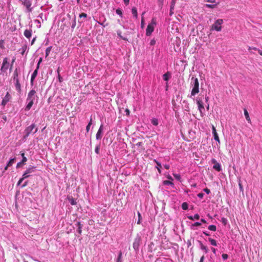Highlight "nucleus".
Listing matches in <instances>:
<instances>
[{
    "label": "nucleus",
    "instance_id": "obj_1",
    "mask_svg": "<svg viewBox=\"0 0 262 262\" xmlns=\"http://www.w3.org/2000/svg\"><path fill=\"white\" fill-rule=\"evenodd\" d=\"M193 80V88L191 92V96H194L199 92V82L197 78L192 77Z\"/></svg>",
    "mask_w": 262,
    "mask_h": 262
},
{
    "label": "nucleus",
    "instance_id": "obj_2",
    "mask_svg": "<svg viewBox=\"0 0 262 262\" xmlns=\"http://www.w3.org/2000/svg\"><path fill=\"white\" fill-rule=\"evenodd\" d=\"M223 23L222 19H219L215 21L214 24L212 25L211 29L215 30L216 31H220L222 30V24Z\"/></svg>",
    "mask_w": 262,
    "mask_h": 262
},
{
    "label": "nucleus",
    "instance_id": "obj_3",
    "mask_svg": "<svg viewBox=\"0 0 262 262\" xmlns=\"http://www.w3.org/2000/svg\"><path fill=\"white\" fill-rule=\"evenodd\" d=\"M35 128V125L32 124L31 125L27 127L25 130V135L24 138H27L29 135L32 132L33 130Z\"/></svg>",
    "mask_w": 262,
    "mask_h": 262
},
{
    "label": "nucleus",
    "instance_id": "obj_4",
    "mask_svg": "<svg viewBox=\"0 0 262 262\" xmlns=\"http://www.w3.org/2000/svg\"><path fill=\"white\" fill-rule=\"evenodd\" d=\"M156 24L155 22L152 19V23L148 24L146 29V34L147 36H150L154 30V25Z\"/></svg>",
    "mask_w": 262,
    "mask_h": 262
},
{
    "label": "nucleus",
    "instance_id": "obj_5",
    "mask_svg": "<svg viewBox=\"0 0 262 262\" xmlns=\"http://www.w3.org/2000/svg\"><path fill=\"white\" fill-rule=\"evenodd\" d=\"M9 62H8V58L7 57H5L3 59L2 66L1 67V70L2 72L6 71L8 69Z\"/></svg>",
    "mask_w": 262,
    "mask_h": 262
},
{
    "label": "nucleus",
    "instance_id": "obj_6",
    "mask_svg": "<svg viewBox=\"0 0 262 262\" xmlns=\"http://www.w3.org/2000/svg\"><path fill=\"white\" fill-rule=\"evenodd\" d=\"M211 162L213 164V168L215 169L217 171H220L222 170L221 165L216 161L215 159H212L211 160Z\"/></svg>",
    "mask_w": 262,
    "mask_h": 262
},
{
    "label": "nucleus",
    "instance_id": "obj_7",
    "mask_svg": "<svg viewBox=\"0 0 262 262\" xmlns=\"http://www.w3.org/2000/svg\"><path fill=\"white\" fill-rule=\"evenodd\" d=\"M36 91L34 90H31L27 96V100H33L34 101L35 99L36 96Z\"/></svg>",
    "mask_w": 262,
    "mask_h": 262
},
{
    "label": "nucleus",
    "instance_id": "obj_8",
    "mask_svg": "<svg viewBox=\"0 0 262 262\" xmlns=\"http://www.w3.org/2000/svg\"><path fill=\"white\" fill-rule=\"evenodd\" d=\"M22 4L26 7L29 12H31L32 11V8H31L32 3L30 0H24L23 1Z\"/></svg>",
    "mask_w": 262,
    "mask_h": 262
},
{
    "label": "nucleus",
    "instance_id": "obj_9",
    "mask_svg": "<svg viewBox=\"0 0 262 262\" xmlns=\"http://www.w3.org/2000/svg\"><path fill=\"white\" fill-rule=\"evenodd\" d=\"M103 127V125L101 124L96 134V138L97 140L101 139L102 137Z\"/></svg>",
    "mask_w": 262,
    "mask_h": 262
},
{
    "label": "nucleus",
    "instance_id": "obj_10",
    "mask_svg": "<svg viewBox=\"0 0 262 262\" xmlns=\"http://www.w3.org/2000/svg\"><path fill=\"white\" fill-rule=\"evenodd\" d=\"M11 98V96L9 94L8 92L7 93L6 95H5V97L2 100V104L3 105H5L9 101L10 99Z\"/></svg>",
    "mask_w": 262,
    "mask_h": 262
},
{
    "label": "nucleus",
    "instance_id": "obj_11",
    "mask_svg": "<svg viewBox=\"0 0 262 262\" xmlns=\"http://www.w3.org/2000/svg\"><path fill=\"white\" fill-rule=\"evenodd\" d=\"M212 133L213 135L214 140L217 141L219 144H220V140L216 132V129L215 127L212 125Z\"/></svg>",
    "mask_w": 262,
    "mask_h": 262
},
{
    "label": "nucleus",
    "instance_id": "obj_12",
    "mask_svg": "<svg viewBox=\"0 0 262 262\" xmlns=\"http://www.w3.org/2000/svg\"><path fill=\"white\" fill-rule=\"evenodd\" d=\"M196 102L198 105V109L201 113H202V111L204 110V107L203 106V102L202 101L198 99L196 100Z\"/></svg>",
    "mask_w": 262,
    "mask_h": 262
},
{
    "label": "nucleus",
    "instance_id": "obj_13",
    "mask_svg": "<svg viewBox=\"0 0 262 262\" xmlns=\"http://www.w3.org/2000/svg\"><path fill=\"white\" fill-rule=\"evenodd\" d=\"M37 72H38V70H37V69H36V70H34V71L33 72V73L32 74L31 78V84L32 85H33V81L37 75Z\"/></svg>",
    "mask_w": 262,
    "mask_h": 262
},
{
    "label": "nucleus",
    "instance_id": "obj_14",
    "mask_svg": "<svg viewBox=\"0 0 262 262\" xmlns=\"http://www.w3.org/2000/svg\"><path fill=\"white\" fill-rule=\"evenodd\" d=\"M15 88H16V90L17 91V92L19 93H20L21 92V86H20V84L19 83V80H15Z\"/></svg>",
    "mask_w": 262,
    "mask_h": 262
},
{
    "label": "nucleus",
    "instance_id": "obj_15",
    "mask_svg": "<svg viewBox=\"0 0 262 262\" xmlns=\"http://www.w3.org/2000/svg\"><path fill=\"white\" fill-rule=\"evenodd\" d=\"M25 36L27 38H30L32 35V30H26L24 33Z\"/></svg>",
    "mask_w": 262,
    "mask_h": 262
},
{
    "label": "nucleus",
    "instance_id": "obj_16",
    "mask_svg": "<svg viewBox=\"0 0 262 262\" xmlns=\"http://www.w3.org/2000/svg\"><path fill=\"white\" fill-rule=\"evenodd\" d=\"M27 101H28V103L26 106V108H25L26 111L30 110L34 103V101H33V100H27Z\"/></svg>",
    "mask_w": 262,
    "mask_h": 262
},
{
    "label": "nucleus",
    "instance_id": "obj_17",
    "mask_svg": "<svg viewBox=\"0 0 262 262\" xmlns=\"http://www.w3.org/2000/svg\"><path fill=\"white\" fill-rule=\"evenodd\" d=\"M18 77V69L16 68L15 70H14V72L13 73V80L15 81L17 80H19Z\"/></svg>",
    "mask_w": 262,
    "mask_h": 262
},
{
    "label": "nucleus",
    "instance_id": "obj_18",
    "mask_svg": "<svg viewBox=\"0 0 262 262\" xmlns=\"http://www.w3.org/2000/svg\"><path fill=\"white\" fill-rule=\"evenodd\" d=\"M244 115H245V118H246V120H247V121L249 123H251V120H250V118L248 112L246 108H245L244 110Z\"/></svg>",
    "mask_w": 262,
    "mask_h": 262
},
{
    "label": "nucleus",
    "instance_id": "obj_19",
    "mask_svg": "<svg viewBox=\"0 0 262 262\" xmlns=\"http://www.w3.org/2000/svg\"><path fill=\"white\" fill-rule=\"evenodd\" d=\"M154 161L156 163V164L157 165V166H156V168H157L158 172L160 173H161V168L162 167L161 163L155 159L154 160Z\"/></svg>",
    "mask_w": 262,
    "mask_h": 262
},
{
    "label": "nucleus",
    "instance_id": "obj_20",
    "mask_svg": "<svg viewBox=\"0 0 262 262\" xmlns=\"http://www.w3.org/2000/svg\"><path fill=\"white\" fill-rule=\"evenodd\" d=\"M188 218L190 220H199L200 215L198 214H195L194 216H188Z\"/></svg>",
    "mask_w": 262,
    "mask_h": 262
},
{
    "label": "nucleus",
    "instance_id": "obj_21",
    "mask_svg": "<svg viewBox=\"0 0 262 262\" xmlns=\"http://www.w3.org/2000/svg\"><path fill=\"white\" fill-rule=\"evenodd\" d=\"M169 77H170V74L168 72H167V73H165L163 75V79L165 81H168L169 79Z\"/></svg>",
    "mask_w": 262,
    "mask_h": 262
},
{
    "label": "nucleus",
    "instance_id": "obj_22",
    "mask_svg": "<svg viewBox=\"0 0 262 262\" xmlns=\"http://www.w3.org/2000/svg\"><path fill=\"white\" fill-rule=\"evenodd\" d=\"M68 200L69 201V202L72 205H75L77 204L76 201L75 200V199L73 197H69L68 198Z\"/></svg>",
    "mask_w": 262,
    "mask_h": 262
},
{
    "label": "nucleus",
    "instance_id": "obj_23",
    "mask_svg": "<svg viewBox=\"0 0 262 262\" xmlns=\"http://www.w3.org/2000/svg\"><path fill=\"white\" fill-rule=\"evenodd\" d=\"M200 243V247H201V249L203 250L204 251V252L207 253L208 252V249L207 248V247L204 246L201 242H199Z\"/></svg>",
    "mask_w": 262,
    "mask_h": 262
},
{
    "label": "nucleus",
    "instance_id": "obj_24",
    "mask_svg": "<svg viewBox=\"0 0 262 262\" xmlns=\"http://www.w3.org/2000/svg\"><path fill=\"white\" fill-rule=\"evenodd\" d=\"M132 12L134 16H135L136 18H137L138 17V13H137V10L136 8L134 7L132 9Z\"/></svg>",
    "mask_w": 262,
    "mask_h": 262
},
{
    "label": "nucleus",
    "instance_id": "obj_25",
    "mask_svg": "<svg viewBox=\"0 0 262 262\" xmlns=\"http://www.w3.org/2000/svg\"><path fill=\"white\" fill-rule=\"evenodd\" d=\"M92 122H93L92 118H91L90 119V122H89L88 124L87 125V126L86 127V130L87 133H88L89 132L90 127H91V125L92 124Z\"/></svg>",
    "mask_w": 262,
    "mask_h": 262
},
{
    "label": "nucleus",
    "instance_id": "obj_26",
    "mask_svg": "<svg viewBox=\"0 0 262 262\" xmlns=\"http://www.w3.org/2000/svg\"><path fill=\"white\" fill-rule=\"evenodd\" d=\"M139 246V241L136 239L133 243V248L135 250H137V249H138Z\"/></svg>",
    "mask_w": 262,
    "mask_h": 262
},
{
    "label": "nucleus",
    "instance_id": "obj_27",
    "mask_svg": "<svg viewBox=\"0 0 262 262\" xmlns=\"http://www.w3.org/2000/svg\"><path fill=\"white\" fill-rule=\"evenodd\" d=\"M35 167L33 166H32L31 167L28 168L25 172H26V173H30L34 171Z\"/></svg>",
    "mask_w": 262,
    "mask_h": 262
},
{
    "label": "nucleus",
    "instance_id": "obj_28",
    "mask_svg": "<svg viewBox=\"0 0 262 262\" xmlns=\"http://www.w3.org/2000/svg\"><path fill=\"white\" fill-rule=\"evenodd\" d=\"M182 208L184 210H187L188 208V205L187 203H186V202L183 203L182 204Z\"/></svg>",
    "mask_w": 262,
    "mask_h": 262
},
{
    "label": "nucleus",
    "instance_id": "obj_29",
    "mask_svg": "<svg viewBox=\"0 0 262 262\" xmlns=\"http://www.w3.org/2000/svg\"><path fill=\"white\" fill-rule=\"evenodd\" d=\"M208 241L210 242V244L214 246H216L217 245L216 242V241L215 239H212L211 238H209L208 239Z\"/></svg>",
    "mask_w": 262,
    "mask_h": 262
},
{
    "label": "nucleus",
    "instance_id": "obj_30",
    "mask_svg": "<svg viewBox=\"0 0 262 262\" xmlns=\"http://www.w3.org/2000/svg\"><path fill=\"white\" fill-rule=\"evenodd\" d=\"M52 49V47H48L46 50V57H47L48 56L50 53V52Z\"/></svg>",
    "mask_w": 262,
    "mask_h": 262
},
{
    "label": "nucleus",
    "instance_id": "obj_31",
    "mask_svg": "<svg viewBox=\"0 0 262 262\" xmlns=\"http://www.w3.org/2000/svg\"><path fill=\"white\" fill-rule=\"evenodd\" d=\"M208 229L211 230V231H215L216 230V227L215 225H209L208 226Z\"/></svg>",
    "mask_w": 262,
    "mask_h": 262
},
{
    "label": "nucleus",
    "instance_id": "obj_32",
    "mask_svg": "<svg viewBox=\"0 0 262 262\" xmlns=\"http://www.w3.org/2000/svg\"><path fill=\"white\" fill-rule=\"evenodd\" d=\"M151 123L155 126H157L158 125V120L156 118H152L151 120Z\"/></svg>",
    "mask_w": 262,
    "mask_h": 262
},
{
    "label": "nucleus",
    "instance_id": "obj_33",
    "mask_svg": "<svg viewBox=\"0 0 262 262\" xmlns=\"http://www.w3.org/2000/svg\"><path fill=\"white\" fill-rule=\"evenodd\" d=\"M118 36L124 40H127V39L126 37H124L121 35V32L120 31H117Z\"/></svg>",
    "mask_w": 262,
    "mask_h": 262
},
{
    "label": "nucleus",
    "instance_id": "obj_34",
    "mask_svg": "<svg viewBox=\"0 0 262 262\" xmlns=\"http://www.w3.org/2000/svg\"><path fill=\"white\" fill-rule=\"evenodd\" d=\"M138 220L137 221V224H140L142 220V216L141 213L138 212Z\"/></svg>",
    "mask_w": 262,
    "mask_h": 262
},
{
    "label": "nucleus",
    "instance_id": "obj_35",
    "mask_svg": "<svg viewBox=\"0 0 262 262\" xmlns=\"http://www.w3.org/2000/svg\"><path fill=\"white\" fill-rule=\"evenodd\" d=\"M15 160V158L10 159V161H9L8 163L7 164L8 166H12V164L14 163Z\"/></svg>",
    "mask_w": 262,
    "mask_h": 262
},
{
    "label": "nucleus",
    "instance_id": "obj_36",
    "mask_svg": "<svg viewBox=\"0 0 262 262\" xmlns=\"http://www.w3.org/2000/svg\"><path fill=\"white\" fill-rule=\"evenodd\" d=\"M164 185H173V183L171 181L168 180H165L163 182Z\"/></svg>",
    "mask_w": 262,
    "mask_h": 262
},
{
    "label": "nucleus",
    "instance_id": "obj_37",
    "mask_svg": "<svg viewBox=\"0 0 262 262\" xmlns=\"http://www.w3.org/2000/svg\"><path fill=\"white\" fill-rule=\"evenodd\" d=\"M176 1L177 0H172L171 1V5H170L171 10L173 9L174 5H175L176 3Z\"/></svg>",
    "mask_w": 262,
    "mask_h": 262
},
{
    "label": "nucleus",
    "instance_id": "obj_38",
    "mask_svg": "<svg viewBox=\"0 0 262 262\" xmlns=\"http://www.w3.org/2000/svg\"><path fill=\"white\" fill-rule=\"evenodd\" d=\"M122 258V252L120 251L116 262H121Z\"/></svg>",
    "mask_w": 262,
    "mask_h": 262
},
{
    "label": "nucleus",
    "instance_id": "obj_39",
    "mask_svg": "<svg viewBox=\"0 0 262 262\" xmlns=\"http://www.w3.org/2000/svg\"><path fill=\"white\" fill-rule=\"evenodd\" d=\"M100 145H97L96 148H95V151L96 154H99V149H100Z\"/></svg>",
    "mask_w": 262,
    "mask_h": 262
},
{
    "label": "nucleus",
    "instance_id": "obj_40",
    "mask_svg": "<svg viewBox=\"0 0 262 262\" xmlns=\"http://www.w3.org/2000/svg\"><path fill=\"white\" fill-rule=\"evenodd\" d=\"M221 222H222V223L224 224V225H226L227 223V220L226 218L225 217H222V219H221Z\"/></svg>",
    "mask_w": 262,
    "mask_h": 262
},
{
    "label": "nucleus",
    "instance_id": "obj_41",
    "mask_svg": "<svg viewBox=\"0 0 262 262\" xmlns=\"http://www.w3.org/2000/svg\"><path fill=\"white\" fill-rule=\"evenodd\" d=\"M238 186H239V189H240V190L241 191H244V189H243V187L242 185V183H241V181H239V182H238Z\"/></svg>",
    "mask_w": 262,
    "mask_h": 262
},
{
    "label": "nucleus",
    "instance_id": "obj_42",
    "mask_svg": "<svg viewBox=\"0 0 262 262\" xmlns=\"http://www.w3.org/2000/svg\"><path fill=\"white\" fill-rule=\"evenodd\" d=\"M4 41L3 40H0V48H2V49H4Z\"/></svg>",
    "mask_w": 262,
    "mask_h": 262
},
{
    "label": "nucleus",
    "instance_id": "obj_43",
    "mask_svg": "<svg viewBox=\"0 0 262 262\" xmlns=\"http://www.w3.org/2000/svg\"><path fill=\"white\" fill-rule=\"evenodd\" d=\"M222 256V258H223V259L224 260H226V259H227L228 258V254H225V253L223 254Z\"/></svg>",
    "mask_w": 262,
    "mask_h": 262
},
{
    "label": "nucleus",
    "instance_id": "obj_44",
    "mask_svg": "<svg viewBox=\"0 0 262 262\" xmlns=\"http://www.w3.org/2000/svg\"><path fill=\"white\" fill-rule=\"evenodd\" d=\"M86 17H87V14L85 13H82L79 14V17H80V18H81V17L86 18Z\"/></svg>",
    "mask_w": 262,
    "mask_h": 262
},
{
    "label": "nucleus",
    "instance_id": "obj_45",
    "mask_svg": "<svg viewBox=\"0 0 262 262\" xmlns=\"http://www.w3.org/2000/svg\"><path fill=\"white\" fill-rule=\"evenodd\" d=\"M30 176L28 173H26V172H25L24 174L23 175V179L24 180L26 178H28Z\"/></svg>",
    "mask_w": 262,
    "mask_h": 262
},
{
    "label": "nucleus",
    "instance_id": "obj_46",
    "mask_svg": "<svg viewBox=\"0 0 262 262\" xmlns=\"http://www.w3.org/2000/svg\"><path fill=\"white\" fill-rule=\"evenodd\" d=\"M173 176L178 180H180L181 179V176L179 174H173Z\"/></svg>",
    "mask_w": 262,
    "mask_h": 262
},
{
    "label": "nucleus",
    "instance_id": "obj_47",
    "mask_svg": "<svg viewBox=\"0 0 262 262\" xmlns=\"http://www.w3.org/2000/svg\"><path fill=\"white\" fill-rule=\"evenodd\" d=\"M41 61H42V58H40L39 59V61H38V62L37 63V68H36L37 70H38L39 69V64L41 62Z\"/></svg>",
    "mask_w": 262,
    "mask_h": 262
},
{
    "label": "nucleus",
    "instance_id": "obj_48",
    "mask_svg": "<svg viewBox=\"0 0 262 262\" xmlns=\"http://www.w3.org/2000/svg\"><path fill=\"white\" fill-rule=\"evenodd\" d=\"M116 12L117 14L121 15L122 14V11L120 9H117L116 11Z\"/></svg>",
    "mask_w": 262,
    "mask_h": 262
},
{
    "label": "nucleus",
    "instance_id": "obj_49",
    "mask_svg": "<svg viewBox=\"0 0 262 262\" xmlns=\"http://www.w3.org/2000/svg\"><path fill=\"white\" fill-rule=\"evenodd\" d=\"M204 191H205L207 194H209L210 192V190L207 188H205L203 189Z\"/></svg>",
    "mask_w": 262,
    "mask_h": 262
},
{
    "label": "nucleus",
    "instance_id": "obj_50",
    "mask_svg": "<svg viewBox=\"0 0 262 262\" xmlns=\"http://www.w3.org/2000/svg\"><path fill=\"white\" fill-rule=\"evenodd\" d=\"M125 113H126V116H129V114H130V111H129V109H128V108H126V109L125 110Z\"/></svg>",
    "mask_w": 262,
    "mask_h": 262
},
{
    "label": "nucleus",
    "instance_id": "obj_51",
    "mask_svg": "<svg viewBox=\"0 0 262 262\" xmlns=\"http://www.w3.org/2000/svg\"><path fill=\"white\" fill-rule=\"evenodd\" d=\"M155 43H156V40H155L154 39H152V40L150 41V45L151 46H154V45H155Z\"/></svg>",
    "mask_w": 262,
    "mask_h": 262
},
{
    "label": "nucleus",
    "instance_id": "obj_52",
    "mask_svg": "<svg viewBox=\"0 0 262 262\" xmlns=\"http://www.w3.org/2000/svg\"><path fill=\"white\" fill-rule=\"evenodd\" d=\"M198 196L200 198V199H202L204 196V194L203 193H199L198 194Z\"/></svg>",
    "mask_w": 262,
    "mask_h": 262
},
{
    "label": "nucleus",
    "instance_id": "obj_53",
    "mask_svg": "<svg viewBox=\"0 0 262 262\" xmlns=\"http://www.w3.org/2000/svg\"><path fill=\"white\" fill-rule=\"evenodd\" d=\"M201 224L199 222H195V223H194L193 225H192V226H200Z\"/></svg>",
    "mask_w": 262,
    "mask_h": 262
},
{
    "label": "nucleus",
    "instance_id": "obj_54",
    "mask_svg": "<svg viewBox=\"0 0 262 262\" xmlns=\"http://www.w3.org/2000/svg\"><path fill=\"white\" fill-rule=\"evenodd\" d=\"M82 227H79V228H78V232L81 234L82 233Z\"/></svg>",
    "mask_w": 262,
    "mask_h": 262
},
{
    "label": "nucleus",
    "instance_id": "obj_55",
    "mask_svg": "<svg viewBox=\"0 0 262 262\" xmlns=\"http://www.w3.org/2000/svg\"><path fill=\"white\" fill-rule=\"evenodd\" d=\"M206 7H208V8H213L214 7L215 5H209V4H207L206 5Z\"/></svg>",
    "mask_w": 262,
    "mask_h": 262
},
{
    "label": "nucleus",
    "instance_id": "obj_56",
    "mask_svg": "<svg viewBox=\"0 0 262 262\" xmlns=\"http://www.w3.org/2000/svg\"><path fill=\"white\" fill-rule=\"evenodd\" d=\"M164 0H158V2L159 3V4L160 6H162Z\"/></svg>",
    "mask_w": 262,
    "mask_h": 262
},
{
    "label": "nucleus",
    "instance_id": "obj_57",
    "mask_svg": "<svg viewBox=\"0 0 262 262\" xmlns=\"http://www.w3.org/2000/svg\"><path fill=\"white\" fill-rule=\"evenodd\" d=\"M27 161V159L26 157H24V158H23L22 159V161H21V163L23 164H24V163H25L26 161Z\"/></svg>",
    "mask_w": 262,
    "mask_h": 262
},
{
    "label": "nucleus",
    "instance_id": "obj_58",
    "mask_svg": "<svg viewBox=\"0 0 262 262\" xmlns=\"http://www.w3.org/2000/svg\"><path fill=\"white\" fill-rule=\"evenodd\" d=\"M58 79H59V82H62V78L61 77L60 74L58 75Z\"/></svg>",
    "mask_w": 262,
    "mask_h": 262
},
{
    "label": "nucleus",
    "instance_id": "obj_59",
    "mask_svg": "<svg viewBox=\"0 0 262 262\" xmlns=\"http://www.w3.org/2000/svg\"><path fill=\"white\" fill-rule=\"evenodd\" d=\"M23 180H24V179L23 178L20 179L17 183V185H20V184L21 183V182H23Z\"/></svg>",
    "mask_w": 262,
    "mask_h": 262
},
{
    "label": "nucleus",
    "instance_id": "obj_60",
    "mask_svg": "<svg viewBox=\"0 0 262 262\" xmlns=\"http://www.w3.org/2000/svg\"><path fill=\"white\" fill-rule=\"evenodd\" d=\"M76 225L78 228H79V227H82V225L80 223V222H77Z\"/></svg>",
    "mask_w": 262,
    "mask_h": 262
},
{
    "label": "nucleus",
    "instance_id": "obj_61",
    "mask_svg": "<svg viewBox=\"0 0 262 262\" xmlns=\"http://www.w3.org/2000/svg\"><path fill=\"white\" fill-rule=\"evenodd\" d=\"M204 258H205L204 255H202L200 258L199 262H204Z\"/></svg>",
    "mask_w": 262,
    "mask_h": 262
},
{
    "label": "nucleus",
    "instance_id": "obj_62",
    "mask_svg": "<svg viewBox=\"0 0 262 262\" xmlns=\"http://www.w3.org/2000/svg\"><path fill=\"white\" fill-rule=\"evenodd\" d=\"M142 144H142V142H139L137 143L136 145V146H142Z\"/></svg>",
    "mask_w": 262,
    "mask_h": 262
},
{
    "label": "nucleus",
    "instance_id": "obj_63",
    "mask_svg": "<svg viewBox=\"0 0 262 262\" xmlns=\"http://www.w3.org/2000/svg\"><path fill=\"white\" fill-rule=\"evenodd\" d=\"M123 1L126 5H127L129 2V0H123Z\"/></svg>",
    "mask_w": 262,
    "mask_h": 262
},
{
    "label": "nucleus",
    "instance_id": "obj_64",
    "mask_svg": "<svg viewBox=\"0 0 262 262\" xmlns=\"http://www.w3.org/2000/svg\"><path fill=\"white\" fill-rule=\"evenodd\" d=\"M164 167L166 169H169V167H170L168 165H167V164L164 165Z\"/></svg>",
    "mask_w": 262,
    "mask_h": 262
}]
</instances>
